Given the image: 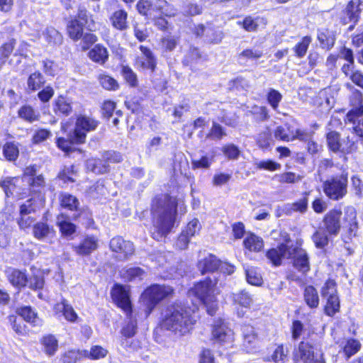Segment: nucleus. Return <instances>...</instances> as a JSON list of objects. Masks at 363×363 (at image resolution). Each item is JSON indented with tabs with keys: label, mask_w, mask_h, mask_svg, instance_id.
Wrapping results in <instances>:
<instances>
[{
	"label": "nucleus",
	"mask_w": 363,
	"mask_h": 363,
	"mask_svg": "<svg viewBox=\"0 0 363 363\" xmlns=\"http://www.w3.org/2000/svg\"><path fill=\"white\" fill-rule=\"evenodd\" d=\"M180 213L186 212L183 203H177L176 199L166 197L163 201H158L152 207L154 216L152 238L156 240H161L167 236L174 227L177 221V208Z\"/></svg>",
	"instance_id": "1"
},
{
	"label": "nucleus",
	"mask_w": 363,
	"mask_h": 363,
	"mask_svg": "<svg viewBox=\"0 0 363 363\" xmlns=\"http://www.w3.org/2000/svg\"><path fill=\"white\" fill-rule=\"evenodd\" d=\"M284 242L267 251L266 257L275 267L282 264L284 259H293V265L298 271L305 273L309 271L308 256L305 250L291 243L289 235L284 237Z\"/></svg>",
	"instance_id": "2"
},
{
	"label": "nucleus",
	"mask_w": 363,
	"mask_h": 363,
	"mask_svg": "<svg viewBox=\"0 0 363 363\" xmlns=\"http://www.w3.org/2000/svg\"><path fill=\"white\" fill-rule=\"evenodd\" d=\"M213 286L214 284L212 280L207 278L204 281L197 283L188 292L189 297H196L202 303L203 308L210 316L215 315L218 309Z\"/></svg>",
	"instance_id": "3"
},
{
	"label": "nucleus",
	"mask_w": 363,
	"mask_h": 363,
	"mask_svg": "<svg viewBox=\"0 0 363 363\" xmlns=\"http://www.w3.org/2000/svg\"><path fill=\"white\" fill-rule=\"evenodd\" d=\"M172 293L173 289L169 286L153 284L147 288L140 296L145 315L149 316L157 304L170 296Z\"/></svg>",
	"instance_id": "4"
},
{
	"label": "nucleus",
	"mask_w": 363,
	"mask_h": 363,
	"mask_svg": "<svg viewBox=\"0 0 363 363\" xmlns=\"http://www.w3.org/2000/svg\"><path fill=\"white\" fill-rule=\"evenodd\" d=\"M194 319H162L155 330V340L161 342L160 336L164 331H172L175 334L184 335L188 333L195 323Z\"/></svg>",
	"instance_id": "5"
},
{
	"label": "nucleus",
	"mask_w": 363,
	"mask_h": 363,
	"mask_svg": "<svg viewBox=\"0 0 363 363\" xmlns=\"http://www.w3.org/2000/svg\"><path fill=\"white\" fill-rule=\"evenodd\" d=\"M323 191L332 200L342 199L347 192V174L342 173L327 179L323 184Z\"/></svg>",
	"instance_id": "6"
},
{
	"label": "nucleus",
	"mask_w": 363,
	"mask_h": 363,
	"mask_svg": "<svg viewBox=\"0 0 363 363\" xmlns=\"http://www.w3.org/2000/svg\"><path fill=\"white\" fill-rule=\"evenodd\" d=\"M326 141L329 149L335 153L350 154L356 151L357 147L349 136L341 139L340 133L334 130L327 133Z\"/></svg>",
	"instance_id": "7"
},
{
	"label": "nucleus",
	"mask_w": 363,
	"mask_h": 363,
	"mask_svg": "<svg viewBox=\"0 0 363 363\" xmlns=\"http://www.w3.org/2000/svg\"><path fill=\"white\" fill-rule=\"evenodd\" d=\"M321 295L326 298L325 312L327 315L333 316L340 308V300L337 294L336 283L335 281L328 280L322 288Z\"/></svg>",
	"instance_id": "8"
},
{
	"label": "nucleus",
	"mask_w": 363,
	"mask_h": 363,
	"mask_svg": "<svg viewBox=\"0 0 363 363\" xmlns=\"http://www.w3.org/2000/svg\"><path fill=\"white\" fill-rule=\"evenodd\" d=\"M97 124V122L92 118L84 116H79L76 121L74 130L69 133V139L74 143H84L86 133L94 130Z\"/></svg>",
	"instance_id": "9"
},
{
	"label": "nucleus",
	"mask_w": 363,
	"mask_h": 363,
	"mask_svg": "<svg viewBox=\"0 0 363 363\" xmlns=\"http://www.w3.org/2000/svg\"><path fill=\"white\" fill-rule=\"evenodd\" d=\"M212 340L219 344L230 343L233 340V330L228 327L223 319H216L212 325Z\"/></svg>",
	"instance_id": "10"
},
{
	"label": "nucleus",
	"mask_w": 363,
	"mask_h": 363,
	"mask_svg": "<svg viewBox=\"0 0 363 363\" xmlns=\"http://www.w3.org/2000/svg\"><path fill=\"white\" fill-rule=\"evenodd\" d=\"M111 296L117 306L121 308L126 315L132 312V305L128 291L122 286L116 285L111 291Z\"/></svg>",
	"instance_id": "11"
},
{
	"label": "nucleus",
	"mask_w": 363,
	"mask_h": 363,
	"mask_svg": "<svg viewBox=\"0 0 363 363\" xmlns=\"http://www.w3.org/2000/svg\"><path fill=\"white\" fill-rule=\"evenodd\" d=\"M350 101L354 106L346 115L345 121L355 123L356 118L363 116L362 94L354 89L350 97Z\"/></svg>",
	"instance_id": "12"
},
{
	"label": "nucleus",
	"mask_w": 363,
	"mask_h": 363,
	"mask_svg": "<svg viewBox=\"0 0 363 363\" xmlns=\"http://www.w3.org/2000/svg\"><path fill=\"white\" fill-rule=\"evenodd\" d=\"M109 246L113 252L119 254L121 259H126L128 256L132 255L135 250L133 244L130 241L125 240L121 236L113 238L110 240Z\"/></svg>",
	"instance_id": "13"
},
{
	"label": "nucleus",
	"mask_w": 363,
	"mask_h": 363,
	"mask_svg": "<svg viewBox=\"0 0 363 363\" xmlns=\"http://www.w3.org/2000/svg\"><path fill=\"white\" fill-rule=\"evenodd\" d=\"M33 235L35 238L46 241L50 244L53 243V239L56 236V231L53 227L46 223L38 222L33 225Z\"/></svg>",
	"instance_id": "14"
},
{
	"label": "nucleus",
	"mask_w": 363,
	"mask_h": 363,
	"mask_svg": "<svg viewBox=\"0 0 363 363\" xmlns=\"http://www.w3.org/2000/svg\"><path fill=\"white\" fill-rule=\"evenodd\" d=\"M58 199L62 208L75 211V213L72 216L74 220H77L80 216L82 209L79 207V201L76 196L67 192H60Z\"/></svg>",
	"instance_id": "15"
},
{
	"label": "nucleus",
	"mask_w": 363,
	"mask_h": 363,
	"mask_svg": "<svg viewBox=\"0 0 363 363\" xmlns=\"http://www.w3.org/2000/svg\"><path fill=\"white\" fill-rule=\"evenodd\" d=\"M342 212L340 210L333 209L329 211L324 218L323 223L326 230L330 235H337L341 227L340 218Z\"/></svg>",
	"instance_id": "16"
},
{
	"label": "nucleus",
	"mask_w": 363,
	"mask_h": 363,
	"mask_svg": "<svg viewBox=\"0 0 363 363\" xmlns=\"http://www.w3.org/2000/svg\"><path fill=\"white\" fill-rule=\"evenodd\" d=\"M315 359L314 348L307 342H301L294 354L295 363H313Z\"/></svg>",
	"instance_id": "17"
},
{
	"label": "nucleus",
	"mask_w": 363,
	"mask_h": 363,
	"mask_svg": "<svg viewBox=\"0 0 363 363\" xmlns=\"http://www.w3.org/2000/svg\"><path fill=\"white\" fill-rule=\"evenodd\" d=\"M359 5L360 3L359 0H351L348 3L343 11V16L342 17L344 24H347L350 22H357L361 12Z\"/></svg>",
	"instance_id": "18"
},
{
	"label": "nucleus",
	"mask_w": 363,
	"mask_h": 363,
	"mask_svg": "<svg viewBox=\"0 0 363 363\" xmlns=\"http://www.w3.org/2000/svg\"><path fill=\"white\" fill-rule=\"evenodd\" d=\"M98 247V240L95 237H86L82 242L77 245L73 246V250L76 254L81 256L90 255Z\"/></svg>",
	"instance_id": "19"
},
{
	"label": "nucleus",
	"mask_w": 363,
	"mask_h": 363,
	"mask_svg": "<svg viewBox=\"0 0 363 363\" xmlns=\"http://www.w3.org/2000/svg\"><path fill=\"white\" fill-rule=\"evenodd\" d=\"M140 50L142 52V56L137 59V64L143 69L155 71L157 63L152 52L143 45L140 46Z\"/></svg>",
	"instance_id": "20"
},
{
	"label": "nucleus",
	"mask_w": 363,
	"mask_h": 363,
	"mask_svg": "<svg viewBox=\"0 0 363 363\" xmlns=\"http://www.w3.org/2000/svg\"><path fill=\"white\" fill-rule=\"evenodd\" d=\"M54 112L60 116H68L72 112V101L70 99L59 96L54 103Z\"/></svg>",
	"instance_id": "21"
},
{
	"label": "nucleus",
	"mask_w": 363,
	"mask_h": 363,
	"mask_svg": "<svg viewBox=\"0 0 363 363\" xmlns=\"http://www.w3.org/2000/svg\"><path fill=\"white\" fill-rule=\"evenodd\" d=\"M221 262L214 255H208L198 262V268L202 274L207 272H213L218 269Z\"/></svg>",
	"instance_id": "22"
},
{
	"label": "nucleus",
	"mask_w": 363,
	"mask_h": 363,
	"mask_svg": "<svg viewBox=\"0 0 363 363\" xmlns=\"http://www.w3.org/2000/svg\"><path fill=\"white\" fill-rule=\"evenodd\" d=\"M41 319H14L12 325L16 333L23 335L30 330V327L40 326Z\"/></svg>",
	"instance_id": "23"
},
{
	"label": "nucleus",
	"mask_w": 363,
	"mask_h": 363,
	"mask_svg": "<svg viewBox=\"0 0 363 363\" xmlns=\"http://www.w3.org/2000/svg\"><path fill=\"white\" fill-rule=\"evenodd\" d=\"M6 274L9 281L13 286L21 289L26 286L28 277L25 272L16 269H9Z\"/></svg>",
	"instance_id": "24"
},
{
	"label": "nucleus",
	"mask_w": 363,
	"mask_h": 363,
	"mask_svg": "<svg viewBox=\"0 0 363 363\" xmlns=\"http://www.w3.org/2000/svg\"><path fill=\"white\" fill-rule=\"evenodd\" d=\"M127 18L128 13L123 9H119L114 11L109 19L114 28L123 31L128 28Z\"/></svg>",
	"instance_id": "25"
},
{
	"label": "nucleus",
	"mask_w": 363,
	"mask_h": 363,
	"mask_svg": "<svg viewBox=\"0 0 363 363\" xmlns=\"http://www.w3.org/2000/svg\"><path fill=\"white\" fill-rule=\"evenodd\" d=\"M45 84V77L39 71H36L30 74L27 79V91L29 94L35 92L43 88Z\"/></svg>",
	"instance_id": "26"
},
{
	"label": "nucleus",
	"mask_w": 363,
	"mask_h": 363,
	"mask_svg": "<svg viewBox=\"0 0 363 363\" xmlns=\"http://www.w3.org/2000/svg\"><path fill=\"white\" fill-rule=\"evenodd\" d=\"M318 40L321 48L329 50L334 46L335 35L332 30L321 29L318 30Z\"/></svg>",
	"instance_id": "27"
},
{
	"label": "nucleus",
	"mask_w": 363,
	"mask_h": 363,
	"mask_svg": "<svg viewBox=\"0 0 363 363\" xmlns=\"http://www.w3.org/2000/svg\"><path fill=\"white\" fill-rule=\"evenodd\" d=\"M56 224L63 235L69 236L76 231V225L69 220L68 216L65 213L57 216Z\"/></svg>",
	"instance_id": "28"
},
{
	"label": "nucleus",
	"mask_w": 363,
	"mask_h": 363,
	"mask_svg": "<svg viewBox=\"0 0 363 363\" xmlns=\"http://www.w3.org/2000/svg\"><path fill=\"white\" fill-rule=\"evenodd\" d=\"M18 116L28 123L38 121L40 118V113L30 105L21 106L18 111Z\"/></svg>",
	"instance_id": "29"
},
{
	"label": "nucleus",
	"mask_w": 363,
	"mask_h": 363,
	"mask_svg": "<svg viewBox=\"0 0 363 363\" xmlns=\"http://www.w3.org/2000/svg\"><path fill=\"white\" fill-rule=\"evenodd\" d=\"M56 315L64 316L65 318H78L74 308L65 300L57 303L54 307Z\"/></svg>",
	"instance_id": "30"
},
{
	"label": "nucleus",
	"mask_w": 363,
	"mask_h": 363,
	"mask_svg": "<svg viewBox=\"0 0 363 363\" xmlns=\"http://www.w3.org/2000/svg\"><path fill=\"white\" fill-rule=\"evenodd\" d=\"M244 246L251 252H259L264 247V242L262 238L255 234L248 235L243 241Z\"/></svg>",
	"instance_id": "31"
},
{
	"label": "nucleus",
	"mask_w": 363,
	"mask_h": 363,
	"mask_svg": "<svg viewBox=\"0 0 363 363\" xmlns=\"http://www.w3.org/2000/svg\"><path fill=\"white\" fill-rule=\"evenodd\" d=\"M89 57L95 62L104 64L108 60V55L105 47L97 44L89 51Z\"/></svg>",
	"instance_id": "32"
},
{
	"label": "nucleus",
	"mask_w": 363,
	"mask_h": 363,
	"mask_svg": "<svg viewBox=\"0 0 363 363\" xmlns=\"http://www.w3.org/2000/svg\"><path fill=\"white\" fill-rule=\"evenodd\" d=\"M43 34L47 43L50 45H60L62 43V35L53 27L47 28Z\"/></svg>",
	"instance_id": "33"
},
{
	"label": "nucleus",
	"mask_w": 363,
	"mask_h": 363,
	"mask_svg": "<svg viewBox=\"0 0 363 363\" xmlns=\"http://www.w3.org/2000/svg\"><path fill=\"white\" fill-rule=\"evenodd\" d=\"M86 168L96 174H104L108 171V164L103 157L101 159L91 158L86 161Z\"/></svg>",
	"instance_id": "34"
},
{
	"label": "nucleus",
	"mask_w": 363,
	"mask_h": 363,
	"mask_svg": "<svg viewBox=\"0 0 363 363\" xmlns=\"http://www.w3.org/2000/svg\"><path fill=\"white\" fill-rule=\"evenodd\" d=\"M84 27L78 20H72L67 25V33L70 38L76 41L82 37Z\"/></svg>",
	"instance_id": "35"
},
{
	"label": "nucleus",
	"mask_w": 363,
	"mask_h": 363,
	"mask_svg": "<svg viewBox=\"0 0 363 363\" xmlns=\"http://www.w3.org/2000/svg\"><path fill=\"white\" fill-rule=\"evenodd\" d=\"M44 352L49 356H52L58 348V342L55 336L48 335L41 340Z\"/></svg>",
	"instance_id": "36"
},
{
	"label": "nucleus",
	"mask_w": 363,
	"mask_h": 363,
	"mask_svg": "<svg viewBox=\"0 0 363 363\" xmlns=\"http://www.w3.org/2000/svg\"><path fill=\"white\" fill-rule=\"evenodd\" d=\"M243 346L245 347L247 352H252V349L255 347L257 337L253 333V328L250 326H245L243 328Z\"/></svg>",
	"instance_id": "37"
},
{
	"label": "nucleus",
	"mask_w": 363,
	"mask_h": 363,
	"mask_svg": "<svg viewBox=\"0 0 363 363\" xmlns=\"http://www.w3.org/2000/svg\"><path fill=\"white\" fill-rule=\"evenodd\" d=\"M308 193H305V195L298 201L291 204L286 205L285 209L287 214H291L292 212L304 213L308 208Z\"/></svg>",
	"instance_id": "38"
},
{
	"label": "nucleus",
	"mask_w": 363,
	"mask_h": 363,
	"mask_svg": "<svg viewBox=\"0 0 363 363\" xmlns=\"http://www.w3.org/2000/svg\"><path fill=\"white\" fill-rule=\"evenodd\" d=\"M345 220L348 222L350 236H355L357 230L356 211L352 207H347L345 211Z\"/></svg>",
	"instance_id": "39"
},
{
	"label": "nucleus",
	"mask_w": 363,
	"mask_h": 363,
	"mask_svg": "<svg viewBox=\"0 0 363 363\" xmlns=\"http://www.w3.org/2000/svg\"><path fill=\"white\" fill-rule=\"evenodd\" d=\"M304 299L310 308H316L319 303L317 290L312 286H308L304 291Z\"/></svg>",
	"instance_id": "40"
},
{
	"label": "nucleus",
	"mask_w": 363,
	"mask_h": 363,
	"mask_svg": "<svg viewBox=\"0 0 363 363\" xmlns=\"http://www.w3.org/2000/svg\"><path fill=\"white\" fill-rule=\"evenodd\" d=\"M292 130L289 124L277 126L274 131V136L277 140L289 142L291 141Z\"/></svg>",
	"instance_id": "41"
},
{
	"label": "nucleus",
	"mask_w": 363,
	"mask_h": 363,
	"mask_svg": "<svg viewBox=\"0 0 363 363\" xmlns=\"http://www.w3.org/2000/svg\"><path fill=\"white\" fill-rule=\"evenodd\" d=\"M342 344L343 352L347 359L356 354L361 347L360 342L354 339H348L344 341Z\"/></svg>",
	"instance_id": "42"
},
{
	"label": "nucleus",
	"mask_w": 363,
	"mask_h": 363,
	"mask_svg": "<svg viewBox=\"0 0 363 363\" xmlns=\"http://www.w3.org/2000/svg\"><path fill=\"white\" fill-rule=\"evenodd\" d=\"M264 55L263 50L257 46L244 50L239 55L240 59L257 60Z\"/></svg>",
	"instance_id": "43"
},
{
	"label": "nucleus",
	"mask_w": 363,
	"mask_h": 363,
	"mask_svg": "<svg viewBox=\"0 0 363 363\" xmlns=\"http://www.w3.org/2000/svg\"><path fill=\"white\" fill-rule=\"evenodd\" d=\"M163 318H189V315L180 305H172L166 311Z\"/></svg>",
	"instance_id": "44"
},
{
	"label": "nucleus",
	"mask_w": 363,
	"mask_h": 363,
	"mask_svg": "<svg viewBox=\"0 0 363 363\" xmlns=\"http://www.w3.org/2000/svg\"><path fill=\"white\" fill-rule=\"evenodd\" d=\"M145 272L140 267H130L123 274L124 279L128 281L141 280L143 279Z\"/></svg>",
	"instance_id": "45"
},
{
	"label": "nucleus",
	"mask_w": 363,
	"mask_h": 363,
	"mask_svg": "<svg viewBox=\"0 0 363 363\" xmlns=\"http://www.w3.org/2000/svg\"><path fill=\"white\" fill-rule=\"evenodd\" d=\"M83 356L91 359H99L104 357L107 354V350L100 346H93L90 351L82 350Z\"/></svg>",
	"instance_id": "46"
},
{
	"label": "nucleus",
	"mask_w": 363,
	"mask_h": 363,
	"mask_svg": "<svg viewBox=\"0 0 363 363\" xmlns=\"http://www.w3.org/2000/svg\"><path fill=\"white\" fill-rule=\"evenodd\" d=\"M3 153L6 160L15 161L18 156V148L13 143H6L3 147Z\"/></svg>",
	"instance_id": "47"
},
{
	"label": "nucleus",
	"mask_w": 363,
	"mask_h": 363,
	"mask_svg": "<svg viewBox=\"0 0 363 363\" xmlns=\"http://www.w3.org/2000/svg\"><path fill=\"white\" fill-rule=\"evenodd\" d=\"M18 181L16 178H6L0 182L1 187L4 189L6 196L7 197L13 195L16 191V182Z\"/></svg>",
	"instance_id": "48"
},
{
	"label": "nucleus",
	"mask_w": 363,
	"mask_h": 363,
	"mask_svg": "<svg viewBox=\"0 0 363 363\" xmlns=\"http://www.w3.org/2000/svg\"><path fill=\"white\" fill-rule=\"evenodd\" d=\"M16 43V40L12 38L1 46L0 60L2 62V63H4L6 62V59H8V57L13 52Z\"/></svg>",
	"instance_id": "49"
},
{
	"label": "nucleus",
	"mask_w": 363,
	"mask_h": 363,
	"mask_svg": "<svg viewBox=\"0 0 363 363\" xmlns=\"http://www.w3.org/2000/svg\"><path fill=\"white\" fill-rule=\"evenodd\" d=\"M137 328V319H128L124 323L121 333L126 337H131L136 333Z\"/></svg>",
	"instance_id": "50"
},
{
	"label": "nucleus",
	"mask_w": 363,
	"mask_h": 363,
	"mask_svg": "<svg viewBox=\"0 0 363 363\" xmlns=\"http://www.w3.org/2000/svg\"><path fill=\"white\" fill-rule=\"evenodd\" d=\"M311 40H312L310 36H305L302 38L300 43L296 45L294 50L298 57L302 58L306 55Z\"/></svg>",
	"instance_id": "51"
},
{
	"label": "nucleus",
	"mask_w": 363,
	"mask_h": 363,
	"mask_svg": "<svg viewBox=\"0 0 363 363\" xmlns=\"http://www.w3.org/2000/svg\"><path fill=\"white\" fill-rule=\"evenodd\" d=\"M99 80L105 89L115 91L119 87L117 81L108 75L101 74L99 76Z\"/></svg>",
	"instance_id": "52"
},
{
	"label": "nucleus",
	"mask_w": 363,
	"mask_h": 363,
	"mask_svg": "<svg viewBox=\"0 0 363 363\" xmlns=\"http://www.w3.org/2000/svg\"><path fill=\"white\" fill-rule=\"evenodd\" d=\"M27 183L30 186L33 191L40 192L45 187V181L42 174L34 177H29Z\"/></svg>",
	"instance_id": "53"
},
{
	"label": "nucleus",
	"mask_w": 363,
	"mask_h": 363,
	"mask_svg": "<svg viewBox=\"0 0 363 363\" xmlns=\"http://www.w3.org/2000/svg\"><path fill=\"white\" fill-rule=\"evenodd\" d=\"M122 75L126 82L132 87L138 86V79L136 74L128 66H123Z\"/></svg>",
	"instance_id": "54"
},
{
	"label": "nucleus",
	"mask_w": 363,
	"mask_h": 363,
	"mask_svg": "<svg viewBox=\"0 0 363 363\" xmlns=\"http://www.w3.org/2000/svg\"><path fill=\"white\" fill-rule=\"evenodd\" d=\"M255 166L257 169H264L268 171H275L281 168V164L273 160H260L255 162Z\"/></svg>",
	"instance_id": "55"
},
{
	"label": "nucleus",
	"mask_w": 363,
	"mask_h": 363,
	"mask_svg": "<svg viewBox=\"0 0 363 363\" xmlns=\"http://www.w3.org/2000/svg\"><path fill=\"white\" fill-rule=\"evenodd\" d=\"M312 239L315 247L318 248H323L328 244V235L325 231L321 230L316 231L313 234Z\"/></svg>",
	"instance_id": "56"
},
{
	"label": "nucleus",
	"mask_w": 363,
	"mask_h": 363,
	"mask_svg": "<svg viewBox=\"0 0 363 363\" xmlns=\"http://www.w3.org/2000/svg\"><path fill=\"white\" fill-rule=\"evenodd\" d=\"M201 58V55L198 48L191 47L185 55L184 63L186 65L196 63Z\"/></svg>",
	"instance_id": "57"
},
{
	"label": "nucleus",
	"mask_w": 363,
	"mask_h": 363,
	"mask_svg": "<svg viewBox=\"0 0 363 363\" xmlns=\"http://www.w3.org/2000/svg\"><path fill=\"white\" fill-rule=\"evenodd\" d=\"M16 313L21 318H37L35 309L30 306H21L15 309Z\"/></svg>",
	"instance_id": "58"
},
{
	"label": "nucleus",
	"mask_w": 363,
	"mask_h": 363,
	"mask_svg": "<svg viewBox=\"0 0 363 363\" xmlns=\"http://www.w3.org/2000/svg\"><path fill=\"white\" fill-rule=\"evenodd\" d=\"M42 90L38 91L37 96L38 99L43 103H48L55 94V90L50 85L43 86Z\"/></svg>",
	"instance_id": "59"
},
{
	"label": "nucleus",
	"mask_w": 363,
	"mask_h": 363,
	"mask_svg": "<svg viewBox=\"0 0 363 363\" xmlns=\"http://www.w3.org/2000/svg\"><path fill=\"white\" fill-rule=\"evenodd\" d=\"M223 152L229 160H237L240 154V150L234 144H228L223 147Z\"/></svg>",
	"instance_id": "60"
},
{
	"label": "nucleus",
	"mask_w": 363,
	"mask_h": 363,
	"mask_svg": "<svg viewBox=\"0 0 363 363\" xmlns=\"http://www.w3.org/2000/svg\"><path fill=\"white\" fill-rule=\"evenodd\" d=\"M272 141V135L269 131L259 133L257 138V144L262 149H267L269 147Z\"/></svg>",
	"instance_id": "61"
},
{
	"label": "nucleus",
	"mask_w": 363,
	"mask_h": 363,
	"mask_svg": "<svg viewBox=\"0 0 363 363\" xmlns=\"http://www.w3.org/2000/svg\"><path fill=\"white\" fill-rule=\"evenodd\" d=\"M282 99V95L274 89H270L267 94V101L274 110H277Z\"/></svg>",
	"instance_id": "62"
},
{
	"label": "nucleus",
	"mask_w": 363,
	"mask_h": 363,
	"mask_svg": "<svg viewBox=\"0 0 363 363\" xmlns=\"http://www.w3.org/2000/svg\"><path fill=\"white\" fill-rule=\"evenodd\" d=\"M201 230V224L198 219L190 221L184 230H182L190 238L195 236Z\"/></svg>",
	"instance_id": "63"
},
{
	"label": "nucleus",
	"mask_w": 363,
	"mask_h": 363,
	"mask_svg": "<svg viewBox=\"0 0 363 363\" xmlns=\"http://www.w3.org/2000/svg\"><path fill=\"white\" fill-rule=\"evenodd\" d=\"M82 357L84 356L82 350H70L65 353L62 357V361L63 363H76Z\"/></svg>",
	"instance_id": "64"
}]
</instances>
